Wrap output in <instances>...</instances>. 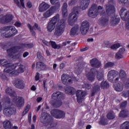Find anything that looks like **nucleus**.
I'll use <instances>...</instances> for the list:
<instances>
[{"instance_id":"338daca9","label":"nucleus","mask_w":129,"mask_h":129,"mask_svg":"<svg viewBox=\"0 0 129 129\" xmlns=\"http://www.w3.org/2000/svg\"><path fill=\"white\" fill-rule=\"evenodd\" d=\"M34 27H35L36 29H37L38 31H41V27H39V25L37 23L34 24Z\"/></svg>"},{"instance_id":"09e8293b","label":"nucleus","mask_w":129,"mask_h":129,"mask_svg":"<svg viewBox=\"0 0 129 129\" xmlns=\"http://www.w3.org/2000/svg\"><path fill=\"white\" fill-rule=\"evenodd\" d=\"M122 96L126 98L128 97V101H129V90L127 91H123L122 92Z\"/></svg>"},{"instance_id":"dca6fc26","label":"nucleus","mask_w":129,"mask_h":129,"mask_svg":"<svg viewBox=\"0 0 129 129\" xmlns=\"http://www.w3.org/2000/svg\"><path fill=\"white\" fill-rule=\"evenodd\" d=\"M43 119L42 121V123H44V124H53V122H54V119H53V117L50 115V114L48 113H44L43 115Z\"/></svg>"},{"instance_id":"a18cd8bd","label":"nucleus","mask_w":129,"mask_h":129,"mask_svg":"<svg viewBox=\"0 0 129 129\" xmlns=\"http://www.w3.org/2000/svg\"><path fill=\"white\" fill-rule=\"evenodd\" d=\"M30 108H31V106H30V104H27L22 113L23 115H26V114H27V113L29 112V110H30Z\"/></svg>"},{"instance_id":"ea45409f","label":"nucleus","mask_w":129,"mask_h":129,"mask_svg":"<svg viewBox=\"0 0 129 129\" xmlns=\"http://www.w3.org/2000/svg\"><path fill=\"white\" fill-rule=\"evenodd\" d=\"M128 115V111L126 110H121L119 113V117H122L123 118L127 117Z\"/></svg>"},{"instance_id":"aec40b11","label":"nucleus","mask_w":129,"mask_h":129,"mask_svg":"<svg viewBox=\"0 0 129 129\" xmlns=\"http://www.w3.org/2000/svg\"><path fill=\"white\" fill-rule=\"evenodd\" d=\"M14 16L12 14H7L0 18L1 23L2 24H9L13 21Z\"/></svg>"},{"instance_id":"4c0bfd02","label":"nucleus","mask_w":129,"mask_h":129,"mask_svg":"<svg viewBox=\"0 0 129 129\" xmlns=\"http://www.w3.org/2000/svg\"><path fill=\"white\" fill-rule=\"evenodd\" d=\"M109 88V83L107 81H103L101 83V88L102 89H107Z\"/></svg>"},{"instance_id":"c85d7f7f","label":"nucleus","mask_w":129,"mask_h":129,"mask_svg":"<svg viewBox=\"0 0 129 129\" xmlns=\"http://www.w3.org/2000/svg\"><path fill=\"white\" fill-rule=\"evenodd\" d=\"M90 1L89 0H81V7H82V10L84 11L88 8Z\"/></svg>"},{"instance_id":"c03bdc74","label":"nucleus","mask_w":129,"mask_h":129,"mask_svg":"<svg viewBox=\"0 0 129 129\" xmlns=\"http://www.w3.org/2000/svg\"><path fill=\"white\" fill-rule=\"evenodd\" d=\"M27 27L28 29H30V31L32 35V36H36V32L34 31V27H32V25L30 24V23H28L27 24Z\"/></svg>"},{"instance_id":"e2e57ef3","label":"nucleus","mask_w":129,"mask_h":129,"mask_svg":"<svg viewBox=\"0 0 129 129\" xmlns=\"http://www.w3.org/2000/svg\"><path fill=\"white\" fill-rule=\"evenodd\" d=\"M21 25H22V24L18 21H17L15 23V27H17V28H20V27H21Z\"/></svg>"},{"instance_id":"a211bd4d","label":"nucleus","mask_w":129,"mask_h":129,"mask_svg":"<svg viewBox=\"0 0 129 129\" xmlns=\"http://www.w3.org/2000/svg\"><path fill=\"white\" fill-rule=\"evenodd\" d=\"M13 99V101L15 103L17 107H23L25 104V99L22 97L15 96Z\"/></svg>"},{"instance_id":"423d86ee","label":"nucleus","mask_w":129,"mask_h":129,"mask_svg":"<svg viewBox=\"0 0 129 129\" xmlns=\"http://www.w3.org/2000/svg\"><path fill=\"white\" fill-rule=\"evenodd\" d=\"M79 14V7H75L72 10V12L70 14L69 16V25L70 26H73L74 23L77 21V15Z\"/></svg>"},{"instance_id":"0e129e2a","label":"nucleus","mask_w":129,"mask_h":129,"mask_svg":"<svg viewBox=\"0 0 129 129\" xmlns=\"http://www.w3.org/2000/svg\"><path fill=\"white\" fill-rule=\"evenodd\" d=\"M27 8H29V9H31L32 8V3L31 2L28 1L27 3Z\"/></svg>"},{"instance_id":"7ed1b4c3","label":"nucleus","mask_w":129,"mask_h":129,"mask_svg":"<svg viewBox=\"0 0 129 129\" xmlns=\"http://www.w3.org/2000/svg\"><path fill=\"white\" fill-rule=\"evenodd\" d=\"M5 105L9 107L6 108L3 110V113L6 116H11L16 112V109L12 108L11 106L13 105V103L11 102V98L9 97L5 98Z\"/></svg>"},{"instance_id":"3c124183","label":"nucleus","mask_w":129,"mask_h":129,"mask_svg":"<svg viewBox=\"0 0 129 129\" xmlns=\"http://www.w3.org/2000/svg\"><path fill=\"white\" fill-rule=\"evenodd\" d=\"M115 58L118 59H122V58H123V55H122V53H120L118 51L115 54Z\"/></svg>"},{"instance_id":"6ab92c4d","label":"nucleus","mask_w":129,"mask_h":129,"mask_svg":"<svg viewBox=\"0 0 129 129\" xmlns=\"http://www.w3.org/2000/svg\"><path fill=\"white\" fill-rule=\"evenodd\" d=\"M89 22L88 21H84L81 24V33L82 35H86L88 30H89Z\"/></svg>"},{"instance_id":"c756f323","label":"nucleus","mask_w":129,"mask_h":129,"mask_svg":"<svg viewBox=\"0 0 129 129\" xmlns=\"http://www.w3.org/2000/svg\"><path fill=\"white\" fill-rule=\"evenodd\" d=\"M0 65L3 66L5 69H9V67L12 65L11 63H9L7 60L5 59H0Z\"/></svg>"},{"instance_id":"412c9836","label":"nucleus","mask_w":129,"mask_h":129,"mask_svg":"<svg viewBox=\"0 0 129 129\" xmlns=\"http://www.w3.org/2000/svg\"><path fill=\"white\" fill-rule=\"evenodd\" d=\"M97 73V70L95 69H91L90 72L86 75V77L89 81L92 82V81H94V79H95V76Z\"/></svg>"},{"instance_id":"69168bd1","label":"nucleus","mask_w":129,"mask_h":129,"mask_svg":"<svg viewBox=\"0 0 129 129\" xmlns=\"http://www.w3.org/2000/svg\"><path fill=\"white\" fill-rule=\"evenodd\" d=\"M37 57L38 59H41V57H42V53L41 52H38L37 53Z\"/></svg>"},{"instance_id":"6e6552de","label":"nucleus","mask_w":129,"mask_h":129,"mask_svg":"<svg viewBox=\"0 0 129 129\" xmlns=\"http://www.w3.org/2000/svg\"><path fill=\"white\" fill-rule=\"evenodd\" d=\"M108 80L111 83H118L119 73L115 70L110 71L107 75Z\"/></svg>"},{"instance_id":"72a5a7b5","label":"nucleus","mask_w":129,"mask_h":129,"mask_svg":"<svg viewBox=\"0 0 129 129\" xmlns=\"http://www.w3.org/2000/svg\"><path fill=\"white\" fill-rule=\"evenodd\" d=\"M4 127L5 129H12L13 123L9 120H6L3 122Z\"/></svg>"},{"instance_id":"de8ad7c7","label":"nucleus","mask_w":129,"mask_h":129,"mask_svg":"<svg viewBox=\"0 0 129 129\" xmlns=\"http://www.w3.org/2000/svg\"><path fill=\"white\" fill-rule=\"evenodd\" d=\"M113 66H114V62H108L105 64L104 68H111L113 67Z\"/></svg>"},{"instance_id":"9b49d317","label":"nucleus","mask_w":129,"mask_h":129,"mask_svg":"<svg viewBox=\"0 0 129 129\" xmlns=\"http://www.w3.org/2000/svg\"><path fill=\"white\" fill-rule=\"evenodd\" d=\"M19 65L18 63H15L11 65L8 69H4V72L8 73L9 74H12L13 76H18L20 73L17 70H15L16 68Z\"/></svg>"},{"instance_id":"a878e982","label":"nucleus","mask_w":129,"mask_h":129,"mask_svg":"<svg viewBox=\"0 0 129 129\" xmlns=\"http://www.w3.org/2000/svg\"><path fill=\"white\" fill-rule=\"evenodd\" d=\"M90 63L92 67H93L94 68H99V67L101 66V63L96 58H94L91 59Z\"/></svg>"},{"instance_id":"f704fd0d","label":"nucleus","mask_w":129,"mask_h":129,"mask_svg":"<svg viewBox=\"0 0 129 129\" xmlns=\"http://www.w3.org/2000/svg\"><path fill=\"white\" fill-rule=\"evenodd\" d=\"M114 89L116 91H117L118 92H120L121 91H122V90H123V84H122V83L120 82L118 83L116 86L114 87Z\"/></svg>"},{"instance_id":"1a4fd4ad","label":"nucleus","mask_w":129,"mask_h":129,"mask_svg":"<svg viewBox=\"0 0 129 129\" xmlns=\"http://www.w3.org/2000/svg\"><path fill=\"white\" fill-rule=\"evenodd\" d=\"M61 81L64 85H70L74 82L78 81V79L75 77H71L67 74H63L61 77Z\"/></svg>"},{"instance_id":"2eb2a0df","label":"nucleus","mask_w":129,"mask_h":129,"mask_svg":"<svg viewBox=\"0 0 129 129\" xmlns=\"http://www.w3.org/2000/svg\"><path fill=\"white\" fill-rule=\"evenodd\" d=\"M100 15L102 16V17L99 19V25L100 26H105V25H107V23H108L109 21V17L106 16L105 11H102Z\"/></svg>"},{"instance_id":"f257e3e1","label":"nucleus","mask_w":129,"mask_h":129,"mask_svg":"<svg viewBox=\"0 0 129 129\" xmlns=\"http://www.w3.org/2000/svg\"><path fill=\"white\" fill-rule=\"evenodd\" d=\"M106 13L108 17H111L110 23L112 26H116L120 21V18L115 17V8L111 5H107L106 7Z\"/></svg>"},{"instance_id":"f8f14e48","label":"nucleus","mask_w":129,"mask_h":129,"mask_svg":"<svg viewBox=\"0 0 129 129\" xmlns=\"http://www.w3.org/2000/svg\"><path fill=\"white\" fill-rule=\"evenodd\" d=\"M50 114L52 115V116L54 117V118H56L57 119L64 118V117H65V115H66L65 112L57 109H52L50 111Z\"/></svg>"},{"instance_id":"37998d69","label":"nucleus","mask_w":129,"mask_h":129,"mask_svg":"<svg viewBox=\"0 0 129 129\" xmlns=\"http://www.w3.org/2000/svg\"><path fill=\"white\" fill-rule=\"evenodd\" d=\"M120 129H129V121H125L121 124Z\"/></svg>"},{"instance_id":"9d476101","label":"nucleus","mask_w":129,"mask_h":129,"mask_svg":"<svg viewBox=\"0 0 129 129\" xmlns=\"http://www.w3.org/2000/svg\"><path fill=\"white\" fill-rule=\"evenodd\" d=\"M59 19L60 15L57 14L48 21L47 26L46 27L48 32H51L54 31V29H55V27L57 24V21H59Z\"/></svg>"},{"instance_id":"2f4dec72","label":"nucleus","mask_w":129,"mask_h":129,"mask_svg":"<svg viewBox=\"0 0 129 129\" xmlns=\"http://www.w3.org/2000/svg\"><path fill=\"white\" fill-rule=\"evenodd\" d=\"M98 91H100V86L98 85L94 86L91 91V96H94Z\"/></svg>"},{"instance_id":"bb28decb","label":"nucleus","mask_w":129,"mask_h":129,"mask_svg":"<svg viewBox=\"0 0 129 129\" xmlns=\"http://www.w3.org/2000/svg\"><path fill=\"white\" fill-rule=\"evenodd\" d=\"M80 30V27L79 25H77L72 27L70 31V35L71 37H74L75 36H76V35H78V32H79Z\"/></svg>"},{"instance_id":"f03ea898","label":"nucleus","mask_w":129,"mask_h":129,"mask_svg":"<svg viewBox=\"0 0 129 129\" xmlns=\"http://www.w3.org/2000/svg\"><path fill=\"white\" fill-rule=\"evenodd\" d=\"M2 34L1 36L3 38H11L16 36L18 34V30L16 29V27L13 26H5L2 29Z\"/></svg>"},{"instance_id":"e433bc0d","label":"nucleus","mask_w":129,"mask_h":129,"mask_svg":"<svg viewBox=\"0 0 129 129\" xmlns=\"http://www.w3.org/2000/svg\"><path fill=\"white\" fill-rule=\"evenodd\" d=\"M106 117L108 119H109V120L114 119V118H115V113H114L113 111H110L107 114Z\"/></svg>"},{"instance_id":"473e14b6","label":"nucleus","mask_w":129,"mask_h":129,"mask_svg":"<svg viewBox=\"0 0 129 129\" xmlns=\"http://www.w3.org/2000/svg\"><path fill=\"white\" fill-rule=\"evenodd\" d=\"M6 93L8 95H10V96H11V97H15L16 95V92L13 90V89H12V88H8L6 90Z\"/></svg>"},{"instance_id":"79ce46f5","label":"nucleus","mask_w":129,"mask_h":129,"mask_svg":"<svg viewBox=\"0 0 129 129\" xmlns=\"http://www.w3.org/2000/svg\"><path fill=\"white\" fill-rule=\"evenodd\" d=\"M96 74L97 79L99 81H102V80L104 79V75L103 74V72H99L97 71Z\"/></svg>"},{"instance_id":"052dcab7","label":"nucleus","mask_w":129,"mask_h":129,"mask_svg":"<svg viewBox=\"0 0 129 129\" xmlns=\"http://www.w3.org/2000/svg\"><path fill=\"white\" fill-rule=\"evenodd\" d=\"M39 79H40V73H36V76H35V80L36 81H38Z\"/></svg>"},{"instance_id":"ddd939ff","label":"nucleus","mask_w":129,"mask_h":129,"mask_svg":"<svg viewBox=\"0 0 129 129\" xmlns=\"http://www.w3.org/2000/svg\"><path fill=\"white\" fill-rule=\"evenodd\" d=\"M56 11H57V5L52 6L49 9L43 14V17L41 18V20L44 21V19H48V18H50L51 16L54 15Z\"/></svg>"},{"instance_id":"cd10ccee","label":"nucleus","mask_w":129,"mask_h":129,"mask_svg":"<svg viewBox=\"0 0 129 129\" xmlns=\"http://www.w3.org/2000/svg\"><path fill=\"white\" fill-rule=\"evenodd\" d=\"M65 93L67 94H69V95H74L75 92H76V89L72 87H67L65 88Z\"/></svg>"},{"instance_id":"7c9ffc66","label":"nucleus","mask_w":129,"mask_h":129,"mask_svg":"<svg viewBox=\"0 0 129 129\" xmlns=\"http://www.w3.org/2000/svg\"><path fill=\"white\" fill-rule=\"evenodd\" d=\"M68 5L66 3H63L62 7V15L63 18H66L68 16V12L67 11Z\"/></svg>"},{"instance_id":"39448f33","label":"nucleus","mask_w":129,"mask_h":129,"mask_svg":"<svg viewBox=\"0 0 129 129\" xmlns=\"http://www.w3.org/2000/svg\"><path fill=\"white\" fill-rule=\"evenodd\" d=\"M65 19H62L60 20V23H57L56 25L54 32V36L55 37H60V36L63 34V32L65 30Z\"/></svg>"},{"instance_id":"8fccbe9b","label":"nucleus","mask_w":129,"mask_h":129,"mask_svg":"<svg viewBox=\"0 0 129 129\" xmlns=\"http://www.w3.org/2000/svg\"><path fill=\"white\" fill-rule=\"evenodd\" d=\"M126 105H127V101H124L120 104V108H121V109H124V108H125V107H126Z\"/></svg>"},{"instance_id":"58836bf2","label":"nucleus","mask_w":129,"mask_h":129,"mask_svg":"<svg viewBox=\"0 0 129 129\" xmlns=\"http://www.w3.org/2000/svg\"><path fill=\"white\" fill-rule=\"evenodd\" d=\"M49 43H50V45L53 49L55 50H56V49H57V50L61 49V45L60 44L57 45L55 41H50Z\"/></svg>"},{"instance_id":"6e6d98bb","label":"nucleus","mask_w":129,"mask_h":129,"mask_svg":"<svg viewBox=\"0 0 129 129\" xmlns=\"http://www.w3.org/2000/svg\"><path fill=\"white\" fill-rule=\"evenodd\" d=\"M0 47L2 49H6L8 47V43H0Z\"/></svg>"},{"instance_id":"5701e85b","label":"nucleus","mask_w":129,"mask_h":129,"mask_svg":"<svg viewBox=\"0 0 129 129\" xmlns=\"http://www.w3.org/2000/svg\"><path fill=\"white\" fill-rule=\"evenodd\" d=\"M36 70L39 72L46 71L47 70V64L42 61H38L36 64Z\"/></svg>"},{"instance_id":"bf43d9fd","label":"nucleus","mask_w":129,"mask_h":129,"mask_svg":"<svg viewBox=\"0 0 129 129\" xmlns=\"http://www.w3.org/2000/svg\"><path fill=\"white\" fill-rule=\"evenodd\" d=\"M76 3H77V0H72L71 2L69 3V6H75Z\"/></svg>"},{"instance_id":"393cba45","label":"nucleus","mask_w":129,"mask_h":129,"mask_svg":"<svg viewBox=\"0 0 129 129\" xmlns=\"http://www.w3.org/2000/svg\"><path fill=\"white\" fill-rule=\"evenodd\" d=\"M50 8V6L49 4L45 3L42 2L41 4L39 5V6L38 7L39 12L40 13H43L45 12V11H47L48 9Z\"/></svg>"},{"instance_id":"49530a36","label":"nucleus","mask_w":129,"mask_h":129,"mask_svg":"<svg viewBox=\"0 0 129 129\" xmlns=\"http://www.w3.org/2000/svg\"><path fill=\"white\" fill-rule=\"evenodd\" d=\"M50 3L51 5H57V10L60 8V3L58 2V0H50Z\"/></svg>"},{"instance_id":"f3484780","label":"nucleus","mask_w":129,"mask_h":129,"mask_svg":"<svg viewBox=\"0 0 129 129\" xmlns=\"http://www.w3.org/2000/svg\"><path fill=\"white\" fill-rule=\"evenodd\" d=\"M87 95L86 92L83 90H78L76 92L77 101L78 103H82V101L85 98V96Z\"/></svg>"},{"instance_id":"c9c22d12","label":"nucleus","mask_w":129,"mask_h":129,"mask_svg":"<svg viewBox=\"0 0 129 129\" xmlns=\"http://www.w3.org/2000/svg\"><path fill=\"white\" fill-rule=\"evenodd\" d=\"M119 77V79L120 78L122 81H123V80H125V78H126V74L125 73V72L123 70H120Z\"/></svg>"},{"instance_id":"4be33fe9","label":"nucleus","mask_w":129,"mask_h":129,"mask_svg":"<svg viewBox=\"0 0 129 129\" xmlns=\"http://www.w3.org/2000/svg\"><path fill=\"white\" fill-rule=\"evenodd\" d=\"M15 46H13L8 49L7 50V52L9 55V56L10 57V58H12L13 59H15V60H18L21 58V55H20V54H17L14 55V54H17V53H18V52H15V51H14L13 48Z\"/></svg>"},{"instance_id":"4d7b16f0","label":"nucleus","mask_w":129,"mask_h":129,"mask_svg":"<svg viewBox=\"0 0 129 129\" xmlns=\"http://www.w3.org/2000/svg\"><path fill=\"white\" fill-rule=\"evenodd\" d=\"M123 84L126 87H129V79L125 80L123 82Z\"/></svg>"},{"instance_id":"4468645a","label":"nucleus","mask_w":129,"mask_h":129,"mask_svg":"<svg viewBox=\"0 0 129 129\" xmlns=\"http://www.w3.org/2000/svg\"><path fill=\"white\" fill-rule=\"evenodd\" d=\"M34 47V43H20V46H15L12 49L13 51L16 53L19 52L21 49H24V48H27V49H32Z\"/></svg>"},{"instance_id":"0eeeda50","label":"nucleus","mask_w":129,"mask_h":129,"mask_svg":"<svg viewBox=\"0 0 129 129\" xmlns=\"http://www.w3.org/2000/svg\"><path fill=\"white\" fill-rule=\"evenodd\" d=\"M103 9V8L101 6H99L97 7V5L96 4H93L89 10L88 16L94 19L99 15V12L98 11H100V10H102Z\"/></svg>"},{"instance_id":"13d9d810","label":"nucleus","mask_w":129,"mask_h":129,"mask_svg":"<svg viewBox=\"0 0 129 129\" xmlns=\"http://www.w3.org/2000/svg\"><path fill=\"white\" fill-rule=\"evenodd\" d=\"M119 4H124V5H125V4H128V0H118Z\"/></svg>"},{"instance_id":"a19ab883","label":"nucleus","mask_w":129,"mask_h":129,"mask_svg":"<svg viewBox=\"0 0 129 129\" xmlns=\"http://www.w3.org/2000/svg\"><path fill=\"white\" fill-rule=\"evenodd\" d=\"M99 124L100 125H106L108 124V122L107 121V119L104 117H101L100 120L99 121Z\"/></svg>"},{"instance_id":"680f3d73","label":"nucleus","mask_w":129,"mask_h":129,"mask_svg":"<svg viewBox=\"0 0 129 129\" xmlns=\"http://www.w3.org/2000/svg\"><path fill=\"white\" fill-rule=\"evenodd\" d=\"M118 52L122 54L123 53H124V52H125V49L124 48H120Z\"/></svg>"},{"instance_id":"20e7f679","label":"nucleus","mask_w":129,"mask_h":129,"mask_svg":"<svg viewBox=\"0 0 129 129\" xmlns=\"http://www.w3.org/2000/svg\"><path fill=\"white\" fill-rule=\"evenodd\" d=\"M52 99H57L55 102L53 103V105L54 107H60L62 105V100L65 99V95L63 93L60 92H56L53 93L51 96Z\"/></svg>"},{"instance_id":"864d4df0","label":"nucleus","mask_w":129,"mask_h":129,"mask_svg":"<svg viewBox=\"0 0 129 129\" xmlns=\"http://www.w3.org/2000/svg\"><path fill=\"white\" fill-rule=\"evenodd\" d=\"M91 84H85L83 85V88H85V89H87V90H89L91 88Z\"/></svg>"},{"instance_id":"b1692460","label":"nucleus","mask_w":129,"mask_h":129,"mask_svg":"<svg viewBox=\"0 0 129 129\" xmlns=\"http://www.w3.org/2000/svg\"><path fill=\"white\" fill-rule=\"evenodd\" d=\"M15 86L18 89H24L25 88V83L20 79H16L15 82Z\"/></svg>"},{"instance_id":"603ef678","label":"nucleus","mask_w":129,"mask_h":129,"mask_svg":"<svg viewBox=\"0 0 129 129\" xmlns=\"http://www.w3.org/2000/svg\"><path fill=\"white\" fill-rule=\"evenodd\" d=\"M120 47V44L119 43L114 44L111 46V49L112 50H114V49H118Z\"/></svg>"},{"instance_id":"5fc2aeb1","label":"nucleus","mask_w":129,"mask_h":129,"mask_svg":"<svg viewBox=\"0 0 129 129\" xmlns=\"http://www.w3.org/2000/svg\"><path fill=\"white\" fill-rule=\"evenodd\" d=\"M23 66H22V67H19L17 71L19 73V74H21V73H24L25 72V69L23 68Z\"/></svg>"},{"instance_id":"774afa93","label":"nucleus","mask_w":129,"mask_h":129,"mask_svg":"<svg viewBox=\"0 0 129 129\" xmlns=\"http://www.w3.org/2000/svg\"><path fill=\"white\" fill-rule=\"evenodd\" d=\"M21 6L23 8V9H25V3H24V0H20Z\"/></svg>"}]
</instances>
